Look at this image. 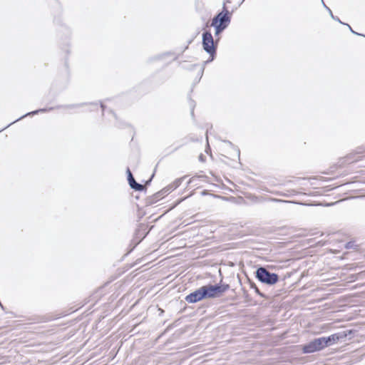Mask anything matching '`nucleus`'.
Here are the masks:
<instances>
[{"label":"nucleus","mask_w":365,"mask_h":365,"mask_svg":"<svg viewBox=\"0 0 365 365\" xmlns=\"http://www.w3.org/2000/svg\"><path fill=\"white\" fill-rule=\"evenodd\" d=\"M245 1V0H240V2L237 5L235 6L234 7H237V9H238V7H240V5H241V4H242Z\"/></svg>","instance_id":"24"},{"label":"nucleus","mask_w":365,"mask_h":365,"mask_svg":"<svg viewBox=\"0 0 365 365\" xmlns=\"http://www.w3.org/2000/svg\"><path fill=\"white\" fill-rule=\"evenodd\" d=\"M202 38L203 49L210 56V57H212V59H214L216 56L219 38L216 39L215 41L210 31H205L202 33Z\"/></svg>","instance_id":"3"},{"label":"nucleus","mask_w":365,"mask_h":365,"mask_svg":"<svg viewBox=\"0 0 365 365\" xmlns=\"http://www.w3.org/2000/svg\"><path fill=\"white\" fill-rule=\"evenodd\" d=\"M153 176H154V174H153V175H152V176H151V178H150V180H148L146 182V184H149V183L151 182L152 178H153Z\"/></svg>","instance_id":"26"},{"label":"nucleus","mask_w":365,"mask_h":365,"mask_svg":"<svg viewBox=\"0 0 365 365\" xmlns=\"http://www.w3.org/2000/svg\"><path fill=\"white\" fill-rule=\"evenodd\" d=\"M353 245H354V242H349L346 244L345 245V247L346 249H351L353 247Z\"/></svg>","instance_id":"20"},{"label":"nucleus","mask_w":365,"mask_h":365,"mask_svg":"<svg viewBox=\"0 0 365 365\" xmlns=\"http://www.w3.org/2000/svg\"><path fill=\"white\" fill-rule=\"evenodd\" d=\"M90 105L93 107H97L98 103H74V104H66V105H59L56 107V108H64V109H73V108H81L84 106Z\"/></svg>","instance_id":"10"},{"label":"nucleus","mask_w":365,"mask_h":365,"mask_svg":"<svg viewBox=\"0 0 365 365\" xmlns=\"http://www.w3.org/2000/svg\"><path fill=\"white\" fill-rule=\"evenodd\" d=\"M329 15L331 17L332 19L339 22L341 24H345V23L342 22L339 17L336 16V15H334L331 10H329Z\"/></svg>","instance_id":"16"},{"label":"nucleus","mask_w":365,"mask_h":365,"mask_svg":"<svg viewBox=\"0 0 365 365\" xmlns=\"http://www.w3.org/2000/svg\"><path fill=\"white\" fill-rule=\"evenodd\" d=\"M224 2H225V5H226L227 4L231 3V0H225V1H224Z\"/></svg>","instance_id":"27"},{"label":"nucleus","mask_w":365,"mask_h":365,"mask_svg":"<svg viewBox=\"0 0 365 365\" xmlns=\"http://www.w3.org/2000/svg\"><path fill=\"white\" fill-rule=\"evenodd\" d=\"M215 29V36H219L222 32H223L226 29L222 27H219L217 26H212Z\"/></svg>","instance_id":"15"},{"label":"nucleus","mask_w":365,"mask_h":365,"mask_svg":"<svg viewBox=\"0 0 365 365\" xmlns=\"http://www.w3.org/2000/svg\"><path fill=\"white\" fill-rule=\"evenodd\" d=\"M109 111H110V113H112V114L115 117V113L113 112V110H110Z\"/></svg>","instance_id":"30"},{"label":"nucleus","mask_w":365,"mask_h":365,"mask_svg":"<svg viewBox=\"0 0 365 365\" xmlns=\"http://www.w3.org/2000/svg\"><path fill=\"white\" fill-rule=\"evenodd\" d=\"M237 10V7H232L231 11L228 10L225 2L222 4V11L218 12L212 19L211 26H217L227 29L232 19V13Z\"/></svg>","instance_id":"1"},{"label":"nucleus","mask_w":365,"mask_h":365,"mask_svg":"<svg viewBox=\"0 0 365 365\" xmlns=\"http://www.w3.org/2000/svg\"><path fill=\"white\" fill-rule=\"evenodd\" d=\"M189 140H190V141H195V140H195V139H194L193 138H189Z\"/></svg>","instance_id":"29"},{"label":"nucleus","mask_w":365,"mask_h":365,"mask_svg":"<svg viewBox=\"0 0 365 365\" xmlns=\"http://www.w3.org/2000/svg\"><path fill=\"white\" fill-rule=\"evenodd\" d=\"M182 141H183L182 144L181 145H179V146L176 147V148H175V150H178L181 146H182V145H186V144L187 143V142H188V141H187V138H185L182 139Z\"/></svg>","instance_id":"19"},{"label":"nucleus","mask_w":365,"mask_h":365,"mask_svg":"<svg viewBox=\"0 0 365 365\" xmlns=\"http://www.w3.org/2000/svg\"><path fill=\"white\" fill-rule=\"evenodd\" d=\"M227 143L230 144V145H232L231 142L230 141H227Z\"/></svg>","instance_id":"34"},{"label":"nucleus","mask_w":365,"mask_h":365,"mask_svg":"<svg viewBox=\"0 0 365 365\" xmlns=\"http://www.w3.org/2000/svg\"><path fill=\"white\" fill-rule=\"evenodd\" d=\"M0 306H1V307L2 309H4V307H3V305L1 304V302H0Z\"/></svg>","instance_id":"33"},{"label":"nucleus","mask_w":365,"mask_h":365,"mask_svg":"<svg viewBox=\"0 0 365 365\" xmlns=\"http://www.w3.org/2000/svg\"><path fill=\"white\" fill-rule=\"evenodd\" d=\"M170 54H171V53L166 52V53H161V54L155 55L154 56H152V57L149 58L148 60V62L152 63V62H153L155 61L162 60L165 56H168V55H170Z\"/></svg>","instance_id":"13"},{"label":"nucleus","mask_w":365,"mask_h":365,"mask_svg":"<svg viewBox=\"0 0 365 365\" xmlns=\"http://www.w3.org/2000/svg\"><path fill=\"white\" fill-rule=\"evenodd\" d=\"M195 177H192V178H191L189 180V181L187 182V184L189 185V184L192 183V182H193V181L195 180Z\"/></svg>","instance_id":"23"},{"label":"nucleus","mask_w":365,"mask_h":365,"mask_svg":"<svg viewBox=\"0 0 365 365\" xmlns=\"http://www.w3.org/2000/svg\"><path fill=\"white\" fill-rule=\"evenodd\" d=\"M346 336L345 331L336 333L329 336L321 337L324 349L330 346Z\"/></svg>","instance_id":"8"},{"label":"nucleus","mask_w":365,"mask_h":365,"mask_svg":"<svg viewBox=\"0 0 365 365\" xmlns=\"http://www.w3.org/2000/svg\"><path fill=\"white\" fill-rule=\"evenodd\" d=\"M213 60H214V59H212V57H210V58H209L207 61H205V63H205V64H207V63H210V62L212 61Z\"/></svg>","instance_id":"25"},{"label":"nucleus","mask_w":365,"mask_h":365,"mask_svg":"<svg viewBox=\"0 0 365 365\" xmlns=\"http://www.w3.org/2000/svg\"><path fill=\"white\" fill-rule=\"evenodd\" d=\"M205 299H210L207 285L202 286L195 291L187 294L185 299L187 302L194 304Z\"/></svg>","instance_id":"4"},{"label":"nucleus","mask_w":365,"mask_h":365,"mask_svg":"<svg viewBox=\"0 0 365 365\" xmlns=\"http://www.w3.org/2000/svg\"><path fill=\"white\" fill-rule=\"evenodd\" d=\"M100 106H101V109H102L103 112H104V111H105V110H106V106L104 105V103H103V102H101V103H100Z\"/></svg>","instance_id":"21"},{"label":"nucleus","mask_w":365,"mask_h":365,"mask_svg":"<svg viewBox=\"0 0 365 365\" xmlns=\"http://www.w3.org/2000/svg\"><path fill=\"white\" fill-rule=\"evenodd\" d=\"M324 349L321 337L314 339L309 342L302 346V351L304 354H312Z\"/></svg>","instance_id":"6"},{"label":"nucleus","mask_w":365,"mask_h":365,"mask_svg":"<svg viewBox=\"0 0 365 365\" xmlns=\"http://www.w3.org/2000/svg\"><path fill=\"white\" fill-rule=\"evenodd\" d=\"M325 9H326L329 12V10H331L328 6H327Z\"/></svg>","instance_id":"31"},{"label":"nucleus","mask_w":365,"mask_h":365,"mask_svg":"<svg viewBox=\"0 0 365 365\" xmlns=\"http://www.w3.org/2000/svg\"><path fill=\"white\" fill-rule=\"evenodd\" d=\"M199 160L202 162H204L205 160V158L202 154H200L199 156Z\"/></svg>","instance_id":"22"},{"label":"nucleus","mask_w":365,"mask_h":365,"mask_svg":"<svg viewBox=\"0 0 365 365\" xmlns=\"http://www.w3.org/2000/svg\"><path fill=\"white\" fill-rule=\"evenodd\" d=\"M255 277L262 284L272 286L277 284L279 280V276L274 272H269L264 267L257 268L255 272Z\"/></svg>","instance_id":"2"},{"label":"nucleus","mask_w":365,"mask_h":365,"mask_svg":"<svg viewBox=\"0 0 365 365\" xmlns=\"http://www.w3.org/2000/svg\"><path fill=\"white\" fill-rule=\"evenodd\" d=\"M185 178V176L176 179L173 182L163 188L160 192L155 195V198L158 200L160 198L163 197L165 195L169 194L176 188H178L182 183V180Z\"/></svg>","instance_id":"7"},{"label":"nucleus","mask_w":365,"mask_h":365,"mask_svg":"<svg viewBox=\"0 0 365 365\" xmlns=\"http://www.w3.org/2000/svg\"><path fill=\"white\" fill-rule=\"evenodd\" d=\"M130 187L135 191H143L145 190L144 185L140 183H138L134 180L132 182L129 184Z\"/></svg>","instance_id":"12"},{"label":"nucleus","mask_w":365,"mask_h":365,"mask_svg":"<svg viewBox=\"0 0 365 365\" xmlns=\"http://www.w3.org/2000/svg\"><path fill=\"white\" fill-rule=\"evenodd\" d=\"M248 284H249L250 287L251 289H253L257 294H258L259 296H260L262 298H265V299L268 298V297L265 294L260 292V290L257 287V285L255 284V282H253L252 281L249 279Z\"/></svg>","instance_id":"11"},{"label":"nucleus","mask_w":365,"mask_h":365,"mask_svg":"<svg viewBox=\"0 0 365 365\" xmlns=\"http://www.w3.org/2000/svg\"><path fill=\"white\" fill-rule=\"evenodd\" d=\"M344 25H346V26H348L349 29L350 30V31H351L352 34H355V35H358V36H362V34H359V33H357V32L354 31V29H352V28L351 27V26H350V25H349L348 24H345Z\"/></svg>","instance_id":"18"},{"label":"nucleus","mask_w":365,"mask_h":365,"mask_svg":"<svg viewBox=\"0 0 365 365\" xmlns=\"http://www.w3.org/2000/svg\"><path fill=\"white\" fill-rule=\"evenodd\" d=\"M237 155H238V156H240V150L239 149H237Z\"/></svg>","instance_id":"32"},{"label":"nucleus","mask_w":365,"mask_h":365,"mask_svg":"<svg viewBox=\"0 0 365 365\" xmlns=\"http://www.w3.org/2000/svg\"><path fill=\"white\" fill-rule=\"evenodd\" d=\"M54 108L53 107H51V108H40V109H38V110H34V111H31V112H29L24 115H23L22 116H21L20 118H19L18 119H16V120L13 121L12 123H9L8 125H6V127H4V128L1 129L0 130V133L5 130L6 128H7L8 127H9L11 125L14 124V123L24 118L25 117L28 116V115H36V114H38L39 113H45L46 111H49V110H53Z\"/></svg>","instance_id":"9"},{"label":"nucleus","mask_w":365,"mask_h":365,"mask_svg":"<svg viewBox=\"0 0 365 365\" xmlns=\"http://www.w3.org/2000/svg\"><path fill=\"white\" fill-rule=\"evenodd\" d=\"M322 1V5L324 8H326L327 6L324 4V1L323 0H321Z\"/></svg>","instance_id":"28"},{"label":"nucleus","mask_w":365,"mask_h":365,"mask_svg":"<svg viewBox=\"0 0 365 365\" xmlns=\"http://www.w3.org/2000/svg\"><path fill=\"white\" fill-rule=\"evenodd\" d=\"M273 201H277L278 200L277 199H272Z\"/></svg>","instance_id":"35"},{"label":"nucleus","mask_w":365,"mask_h":365,"mask_svg":"<svg viewBox=\"0 0 365 365\" xmlns=\"http://www.w3.org/2000/svg\"><path fill=\"white\" fill-rule=\"evenodd\" d=\"M207 291L210 299H214L220 297L223 293L227 292L230 289L228 284H207Z\"/></svg>","instance_id":"5"},{"label":"nucleus","mask_w":365,"mask_h":365,"mask_svg":"<svg viewBox=\"0 0 365 365\" xmlns=\"http://www.w3.org/2000/svg\"><path fill=\"white\" fill-rule=\"evenodd\" d=\"M364 36V37H365V35L362 34V36Z\"/></svg>","instance_id":"36"},{"label":"nucleus","mask_w":365,"mask_h":365,"mask_svg":"<svg viewBox=\"0 0 365 365\" xmlns=\"http://www.w3.org/2000/svg\"><path fill=\"white\" fill-rule=\"evenodd\" d=\"M126 173H127V179H128V184H130L135 180V178H134L129 168H127Z\"/></svg>","instance_id":"14"},{"label":"nucleus","mask_w":365,"mask_h":365,"mask_svg":"<svg viewBox=\"0 0 365 365\" xmlns=\"http://www.w3.org/2000/svg\"><path fill=\"white\" fill-rule=\"evenodd\" d=\"M190 108H191V115L192 117H194V108H195V103L194 101H192V99L190 100Z\"/></svg>","instance_id":"17"}]
</instances>
